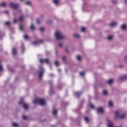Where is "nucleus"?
I'll return each instance as SVG.
<instances>
[{"label":"nucleus","instance_id":"f257e3e1","mask_svg":"<svg viewBox=\"0 0 127 127\" xmlns=\"http://www.w3.org/2000/svg\"><path fill=\"white\" fill-rule=\"evenodd\" d=\"M55 37L57 40H61L65 38V36L63 35L62 32L60 30H57L55 33Z\"/></svg>","mask_w":127,"mask_h":127},{"label":"nucleus","instance_id":"f03ea898","mask_svg":"<svg viewBox=\"0 0 127 127\" xmlns=\"http://www.w3.org/2000/svg\"><path fill=\"white\" fill-rule=\"evenodd\" d=\"M38 103H39V104L41 106H44V105H45V104H46L45 100H44V99H40L37 98L33 101V103L35 105L37 104Z\"/></svg>","mask_w":127,"mask_h":127},{"label":"nucleus","instance_id":"7ed1b4c3","mask_svg":"<svg viewBox=\"0 0 127 127\" xmlns=\"http://www.w3.org/2000/svg\"><path fill=\"white\" fill-rule=\"evenodd\" d=\"M115 118H120V119H125L126 118V114H121L118 111H116L115 112Z\"/></svg>","mask_w":127,"mask_h":127},{"label":"nucleus","instance_id":"20e7f679","mask_svg":"<svg viewBox=\"0 0 127 127\" xmlns=\"http://www.w3.org/2000/svg\"><path fill=\"white\" fill-rule=\"evenodd\" d=\"M19 105H23V108L25 110H27L28 109V105L25 103H24V101H23V98H21L20 101L19 102Z\"/></svg>","mask_w":127,"mask_h":127},{"label":"nucleus","instance_id":"39448f33","mask_svg":"<svg viewBox=\"0 0 127 127\" xmlns=\"http://www.w3.org/2000/svg\"><path fill=\"white\" fill-rule=\"evenodd\" d=\"M9 5L10 7H12V8H14L15 9L18 7V4L17 3L12 2H10Z\"/></svg>","mask_w":127,"mask_h":127},{"label":"nucleus","instance_id":"423d86ee","mask_svg":"<svg viewBox=\"0 0 127 127\" xmlns=\"http://www.w3.org/2000/svg\"><path fill=\"white\" fill-rule=\"evenodd\" d=\"M43 73H44V69H43V68H40V72L39 74V77L40 79H41L42 78V76H43Z\"/></svg>","mask_w":127,"mask_h":127},{"label":"nucleus","instance_id":"0eeeda50","mask_svg":"<svg viewBox=\"0 0 127 127\" xmlns=\"http://www.w3.org/2000/svg\"><path fill=\"white\" fill-rule=\"evenodd\" d=\"M43 41L42 40H38L33 43V45H39L40 43H42Z\"/></svg>","mask_w":127,"mask_h":127},{"label":"nucleus","instance_id":"6e6552de","mask_svg":"<svg viewBox=\"0 0 127 127\" xmlns=\"http://www.w3.org/2000/svg\"><path fill=\"white\" fill-rule=\"evenodd\" d=\"M40 63L42 64V63H49V60L48 59H40L39 60Z\"/></svg>","mask_w":127,"mask_h":127},{"label":"nucleus","instance_id":"1a4fd4ad","mask_svg":"<svg viewBox=\"0 0 127 127\" xmlns=\"http://www.w3.org/2000/svg\"><path fill=\"white\" fill-rule=\"evenodd\" d=\"M104 108L102 107H99L97 110L98 114H103V113H104Z\"/></svg>","mask_w":127,"mask_h":127},{"label":"nucleus","instance_id":"9d476101","mask_svg":"<svg viewBox=\"0 0 127 127\" xmlns=\"http://www.w3.org/2000/svg\"><path fill=\"white\" fill-rule=\"evenodd\" d=\"M117 25H118V22H112L110 24L111 27H114Z\"/></svg>","mask_w":127,"mask_h":127},{"label":"nucleus","instance_id":"9b49d317","mask_svg":"<svg viewBox=\"0 0 127 127\" xmlns=\"http://www.w3.org/2000/svg\"><path fill=\"white\" fill-rule=\"evenodd\" d=\"M127 75H123L122 76H121L119 78V80H120V81H123V80H126V79H127Z\"/></svg>","mask_w":127,"mask_h":127},{"label":"nucleus","instance_id":"f8f14e48","mask_svg":"<svg viewBox=\"0 0 127 127\" xmlns=\"http://www.w3.org/2000/svg\"><path fill=\"white\" fill-rule=\"evenodd\" d=\"M121 28L123 30H126L127 29V26L126 24H123L121 25Z\"/></svg>","mask_w":127,"mask_h":127},{"label":"nucleus","instance_id":"ddd939ff","mask_svg":"<svg viewBox=\"0 0 127 127\" xmlns=\"http://www.w3.org/2000/svg\"><path fill=\"white\" fill-rule=\"evenodd\" d=\"M107 83L109 84V85H111L114 83V79H110L107 81Z\"/></svg>","mask_w":127,"mask_h":127},{"label":"nucleus","instance_id":"4468645a","mask_svg":"<svg viewBox=\"0 0 127 127\" xmlns=\"http://www.w3.org/2000/svg\"><path fill=\"white\" fill-rule=\"evenodd\" d=\"M53 1L56 5H58L59 4V0H53Z\"/></svg>","mask_w":127,"mask_h":127},{"label":"nucleus","instance_id":"2eb2a0df","mask_svg":"<svg viewBox=\"0 0 127 127\" xmlns=\"http://www.w3.org/2000/svg\"><path fill=\"white\" fill-rule=\"evenodd\" d=\"M12 53L13 55H16V49H15V48L12 49Z\"/></svg>","mask_w":127,"mask_h":127},{"label":"nucleus","instance_id":"dca6fc26","mask_svg":"<svg viewBox=\"0 0 127 127\" xmlns=\"http://www.w3.org/2000/svg\"><path fill=\"white\" fill-rule=\"evenodd\" d=\"M109 107H110V108H112V107H113V106H114V104L113 103V102H112V101H109Z\"/></svg>","mask_w":127,"mask_h":127},{"label":"nucleus","instance_id":"f3484780","mask_svg":"<svg viewBox=\"0 0 127 127\" xmlns=\"http://www.w3.org/2000/svg\"><path fill=\"white\" fill-rule=\"evenodd\" d=\"M26 5H28L29 6H31V2L30 1H27L25 3Z\"/></svg>","mask_w":127,"mask_h":127},{"label":"nucleus","instance_id":"a211bd4d","mask_svg":"<svg viewBox=\"0 0 127 127\" xmlns=\"http://www.w3.org/2000/svg\"><path fill=\"white\" fill-rule=\"evenodd\" d=\"M6 5V3L5 2H2L0 3V7L1 6H5Z\"/></svg>","mask_w":127,"mask_h":127},{"label":"nucleus","instance_id":"6ab92c4d","mask_svg":"<svg viewBox=\"0 0 127 127\" xmlns=\"http://www.w3.org/2000/svg\"><path fill=\"white\" fill-rule=\"evenodd\" d=\"M30 28L32 29V30H34V29H35V27L33 24H31Z\"/></svg>","mask_w":127,"mask_h":127},{"label":"nucleus","instance_id":"aec40b11","mask_svg":"<svg viewBox=\"0 0 127 127\" xmlns=\"http://www.w3.org/2000/svg\"><path fill=\"white\" fill-rule=\"evenodd\" d=\"M81 31H82V32H85V31H86V28L84 27H82L81 28Z\"/></svg>","mask_w":127,"mask_h":127},{"label":"nucleus","instance_id":"412c9836","mask_svg":"<svg viewBox=\"0 0 127 127\" xmlns=\"http://www.w3.org/2000/svg\"><path fill=\"white\" fill-rule=\"evenodd\" d=\"M12 126L13 127H18V124L16 123H13Z\"/></svg>","mask_w":127,"mask_h":127},{"label":"nucleus","instance_id":"4be33fe9","mask_svg":"<svg viewBox=\"0 0 127 127\" xmlns=\"http://www.w3.org/2000/svg\"><path fill=\"white\" fill-rule=\"evenodd\" d=\"M114 36H112V35H110V36H109L108 37V40H112V39H113Z\"/></svg>","mask_w":127,"mask_h":127},{"label":"nucleus","instance_id":"5701e85b","mask_svg":"<svg viewBox=\"0 0 127 127\" xmlns=\"http://www.w3.org/2000/svg\"><path fill=\"white\" fill-rule=\"evenodd\" d=\"M74 37H76V38H79L80 37V35H79L78 34H74Z\"/></svg>","mask_w":127,"mask_h":127},{"label":"nucleus","instance_id":"b1692460","mask_svg":"<svg viewBox=\"0 0 127 127\" xmlns=\"http://www.w3.org/2000/svg\"><path fill=\"white\" fill-rule=\"evenodd\" d=\"M74 95H75V96L76 97H79V96H80V95H81V93L80 92H75L74 93Z\"/></svg>","mask_w":127,"mask_h":127},{"label":"nucleus","instance_id":"393cba45","mask_svg":"<svg viewBox=\"0 0 127 127\" xmlns=\"http://www.w3.org/2000/svg\"><path fill=\"white\" fill-rule=\"evenodd\" d=\"M103 93L105 96H107V95H108V91L107 90H103Z\"/></svg>","mask_w":127,"mask_h":127},{"label":"nucleus","instance_id":"a878e982","mask_svg":"<svg viewBox=\"0 0 127 127\" xmlns=\"http://www.w3.org/2000/svg\"><path fill=\"white\" fill-rule=\"evenodd\" d=\"M24 39L25 40H28V36L27 35H25L24 36Z\"/></svg>","mask_w":127,"mask_h":127},{"label":"nucleus","instance_id":"bb28decb","mask_svg":"<svg viewBox=\"0 0 127 127\" xmlns=\"http://www.w3.org/2000/svg\"><path fill=\"white\" fill-rule=\"evenodd\" d=\"M76 59L78 60V61H81V58L79 56H77L76 57Z\"/></svg>","mask_w":127,"mask_h":127},{"label":"nucleus","instance_id":"cd10ccee","mask_svg":"<svg viewBox=\"0 0 127 127\" xmlns=\"http://www.w3.org/2000/svg\"><path fill=\"white\" fill-rule=\"evenodd\" d=\"M53 115H57V110H54L53 111Z\"/></svg>","mask_w":127,"mask_h":127},{"label":"nucleus","instance_id":"c85d7f7f","mask_svg":"<svg viewBox=\"0 0 127 127\" xmlns=\"http://www.w3.org/2000/svg\"><path fill=\"white\" fill-rule=\"evenodd\" d=\"M79 74L80 75V76H84V75H85V72H80V73H79Z\"/></svg>","mask_w":127,"mask_h":127},{"label":"nucleus","instance_id":"c756f323","mask_svg":"<svg viewBox=\"0 0 127 127\" xmlns=\"http://www.w3.org/2000/svg\"><path fill=\"white\" fill-rule=\"evenodd\" d=\"M84 120L85 121V122H86V123H89V119H88V118L85 117Z\"/></svg>","mask_w":127,"mask_h":127},{"label":"nucleus","instance_id":"7c9ffc66","mask_svg":"<svg viewBox=\"0 0 127 127\" xmlns=\"http://www.w3.org/2000/svg\"><path fill=\"white\" fill-rule=\"evenodd\" d=\"M19 29H20V30H23V26H22V25H20L19 26Z\"/></svg>","mask_w":127,"mask_h":127},{"label":"nucleus","instance_id":"2f4dec72","mask_svg":"<svg viewBox=\"0 0 127 127\" xmlns=\"http://www.w3.org/2000/svg\"><path fill=\"white\" fill-rule=\"evenodd\" d=\"M55 65H56V66L59 65V63H58V61H55Z\"/></svg>","mask_w":127,"mask_h":127},{"label":"nucleus","instance_id":"473e14b6","mask_svg":"<svg viewBox=\"0 0 127 127\" xmlns=\"http://www.w3.org/2000/svg\"><path fill=\"white\" fill-rule=\"evenodd\" d=\"M44 27H41L40 28V31H44Z\"/></svg>","mask_w":127,"mask_h":127},{"label":"nucleus","instance_id":"72a5a7b5","mask_svg":"<svg viewBox=\"0 0 127 127\" xmlns=\"http://www.w3.org/2000/svg\"><path fill=\"white\" fill-rule=\"evenodd\" d=\"M23 120H27V116H23L22 117Z\"/></svg>","mask_w":127,"mask_h":127},{"label":"nucleus","instance_id":"f704fd0d","mask_svg":"<svg viewBox=\"0 0 127 127\" xmlns=\"http://www.w3.org/2000/svg\"><path fill=\"white\" fill-rule=\"evenodd\" d=\"M22 19H23V16H21L19 18L20 21H22Z\"/></svg>","mask_w":127,"mask_h":127},{"label":"nucleus","instance_id":"c9c22d12","mask_svg":"<svg viewBox=\"0 0 127 127\" xmlns=\"http://www.w3.org/2000/svg\"><path fill=\"white\" fill-rule=\"evenodd\" d=\"M9 24H10V23H9V22H5V25H9Z\"/></svg>","mask_w":127,"mask_h":127},{"label":"nucleus","instance_id":"e433bc0d","mask_svg":"<svg viewBox=\"0 0 127 127\" xmlns=\"http://www.w3.org/2000/svg\"><path fill=\"white\" fill-rule=\"evenodd\" d=\"M90 108L91 109H94V105L93 104H90Z\"/></svg>","mask_w":127,"mask_h":127},{"label":"nucleus","instance_id":"4c0bfd02","mask_svg":"<svg viewBox=\"0 0 127 127\" xmlns=\"http://www.w3.org/2000/svg\"><path fill=\"white\" fill-rule=\"evenodd\" d=\"M62 59L63 61H65V60H66V57H63Z\"/></svg>","mask_w":127,"mask_h":127},{"label":"nucleus","instance_id":"58836bf2","mask_svg":"<svg viewBox=\"0 0 127 127\" xmlns=\"http://www.w3.org/2000/svg\"><path fill=\"white\" fill-rule=\"evenodd\" d=\"M16 22V19L14 18V19H13V23H15Z\"/></svg>","mask_w":127,"mask_h":127},{"label":"nucleus","instance_id":"ea45409f","mask_svg":"<svg viewBox=\"0 0 127 127\" xmlns=\"http://www.w3.org/2000/svg\"><path fill=\"white\" fill-rule=\"evenodd\" d=\"M36 22H37V23H39V19H37L36 20Z\"/></svg>","mask_w":127,"mask_h":127},{"label":"nucleus","instance_id":"a19ab883","mask_svg":"<svg viewBox=\"0 0 127 127\" xmlns=\"http://www.w3.org/2000/svg\"><path fill=\"white\" fill-rule=\"evenodd\" d=\"M59 46H60V47H61L62 46V44L61 43L59 44Z\"/></svg>","mask_w":127,"mask_h":127},{"label":"nucleus","instance_id":"79ce46f5","mask_svg":"<svg viewBox=\"0 0 127 127\" xmlns=\"http://www.w3.org/2000/svg\"><path fill=\"white\" fill-rule=\"evenodd\" d=\"M125 2L126 4H127V0H125Z\"/></svg>","mask_w":127,"mask_h":127},{"label":"nucleus","instance_id":"37998d69","mask_svg":"<svg viewBox=\"0 0 127 127\" xmlns=\"http://www.w3.org/2000/svg\"><path fill=\"white\" fill-rule=\"evenodd\" d=\"M5 13H8V11H5Z\"/></svg>","mask_w":127,"mask_h":127},{"label":"nucleus","instance_id":"c03bdc74","mask_svg":"<svg viewBox=\"0 0 127 127\" xmlns=\"http://www.w3.org/2000/svg\"><path fill=\"white\" fill-rule=\"evenodd\" d=\"M23 0H20V1H23Z\"/></svg>","mask_w":127,"mask_h":127}]
</instances>
